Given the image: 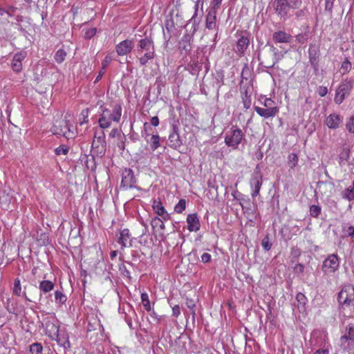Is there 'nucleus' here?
<instances>
[{
    "label": "nucleus",
    "instance_id": "7",
    "mask_svg": "<svg viewBox=\"0 0 354 354\" xmlns=\"http://www.w3.org/2000/svg\"><path fill=\"white\" fill-rule=\"evenodd\" d=\"M263 177L261 173L260 168L257 165L252 174V177L250 179V186L254 188L252 193L251 194L252 197L254 198L259 194V191L263 183Z\"/></svg>",
    "mask_w": 354,
    "mask_h": 354
},
{
    "label": "nucleus",
    "instance_id": "12",
    "mask_svg": "<svg viewBox=\"0 0 354 354\" xmlns=\"http://www.w3.org/2000/svg\"><path fill=\"white\" fill-rule=\"evenodd\" d=\"M309 61L315 71H318L319 49L316 45L310 44L308 49Z\"/></svg>",
    "mask_w": 354,
    "mask_h": 354
},
{
    "label": "nucleus",
    "instance_id": "52",
    "mask_svg": "<svg viewBox=\"0 0 354 354\" xmlns=\"http://www.w3.org/2000/svg\"><path fill=\"white\" fill-rule=\"evenodd\" d=\"M186 305H187V308H189L192 310V314L193 317H194V316L196 315L195 310H194L196 304H195L194 301L192 299H187Z\"/></svg>",
    "mask_w": 354,
    "mask_h": 354
},
{
    "label": "nucleus",
    "instance_id": "19",
    "mask_svg": "<svg viewBox=\"0 0 354 354\" xmlns=\"http://www.w3.org/2000/svg\"><path fill=\"white\" fill-rule=\"evenodd\" d=\"M131 234L128 229H124L120 232V236L118 242L122 248L131 247L132 240L130 239Z\"/></svg>",
    "mask_w": 354,
    "mask_h": 354
},
{
    "label": "nucleus",
    "instance_id": "33",
    "mask_svg": "<svg viewBox=\"0 0 354 354\" xmlns=\"http://www.w3.org/2000/svg\"><path fill=\"white\" fill-rule=\"evenodd\" d=\"M155 57V54L144 53L140 57H139L140 65L143 66H145L149 60H152Z\"/></svg>",
    "mask_w": 354,
    "mask_h": 354
},
{
    "label": "nucleus",
    "instance_id": "26",
    "mask_svg": "<svg viewBox=\"0 0 354 354\" xmlns=\"http://www.w3.org/2000/svg\"><path fill=\"white\" fill-rule=\"evenodd\" d=\"M354 346V341L347 336L342 335L339 339V347L343 351L351 350Z\"/></svg>",
    "mask_w": 354,
    "mask_h": 354
},
{
    "label": "nucleus",
    "instance_id": "16",
    "mask_svg": "<svg viewBox=\"0 0 354 354\" xmlns=\"http://www.w3.org/2000/svg\"><path fill=\"white\" fill-rule=\"evenodd\" d=\"M26 56V52H20L15 54L13 57L11 67L15 72L19 73L22 69V60L25 59Z\"/></svg>",
    "mask_w": 354,
    "mask_h": 354
},
{
    "label": "nucleus",
    "instance_id": "53",
    "mask_svg": "<svg viewBox=\"0 0 354 354\" xmlns=\"http://www.w3.org/2000/svg\"><path fill=\"white\" fill-rule=\"evenodd\" d=\"M346 129L350 133H354V116L349 118L346 123Z\"/></svg>",
    "mask_w": 354,
    "mask_h": 354
},
{
    "label": "nucleus",
    "instance_id": "34",
    "mask_svg": "<svg viewBox=\"0 0 354 354\" xmlns=\"http://www.w3.org/2000/svg\"><path fill=\"white\" fill-rule=\"evenodd\" d=\"M66 56V52L63 49H59L55 55V61L60 64L63 62L65 59V57Z\"/></svg>",
    "mask_w": 354,
    "mask_h": 354
},
{
    "label": "nucleus",
    "instance_id": "62",
    "mask_svg": "<svg viewBox=\"0 0 354 354\" xmlns=\"http://www.w3.org/2000/svg\"><path fill=\"white\" fill-rule=\"evenodd\" d=\"M345 231L348 236L354 239V226H349Z\"/></svg>",
    "mask_w": 354,
    "mask_h": 354
},
{
    "label": "nucleus",
    "instance_id": "50",
    "mask_svg": "<svg viewBox=\"0 0 354 354\" xmlns=\"http://www.w3.org/2000/svg\"><path fill=\"white\" fill-rule=\"evenodd\" d=\"M296 299L297 302L302 306V307H304L306 301V297L303 293H297L296 295Z\"/></svg>",
    "mask_w": 354,
    "mask_h": 354
},
{
    "label": "nucleus",
    "instance_id": "30",
    "mask_svg": "<svg viewBox=\"0 0 354 354\" xmlns=\"http://www.w3.org/2000/svg\"><path fill=\"white\" fill-rule=\"evenodd\" d=\"M101 133L102 136H100L97 138V142L100 143V147L98 145L96 147L98 149L100 148V150H98V153L100 154L101 156H103L105 154L106 143V141L104 140V132L102 131Z\"/></svg>",
    "mask_w": 354,
    "mask_h": 354
},
{
    "label": "nucleus",
    "instance_id": "29",
    "mask_svg": "<svg viewBox=\"0 0 354 354\" xmlns=\"http://www.w3.org/2000/svg\"><path fill=\"white\" fill-rule=\"evenodd\" d=\"M266 46L268 48V53H271L274 58L277 59V63L283 58V55L279 52V50L275 48L273 45L268 43Z\"/></svg>",
    "mask_w": 354,
    "mask_h": 354
},
{
    "label": "nucleus",
    "instance_id": "6",
    "mask_svg": "<svg viewBox=\"0 0 354 354\" xmlns=\"http://www.w3.org/2000/svg\"><path fill=\"white\" fill-rule=\"evenodd\" d=\"M268 48L266 45L261 49V53H258V60L260 64L267 68H272L277 64V59L274 58L271 53H268Z\"/></svg>",
    "mask_w": 354,
    "mask_h": 354
},
{
    "label": "nucleus",
    "instance_id": "35",
    "mask_svg": "<svg viewBox=\"0 0 354 354\" xmlns=\"http://www.w3.org/2000/svg\"><path fill=\"white\" fill-rule=\"evenodd\" d=\"M141 299H142V302L145 309L148 312L150 311L151 310L150 301L149 299L148 295L146 292H143L141 294Z\"/></svg>",
    "mask_w": 354,
    "mask_h": 354
},
{
    "label": "nucleus",
    "instance_id": "36",
    "mask_svg": "<svg viewBox=\"0 0 354 354\" xmlns=\"http://www.w3.org/2000/svg\"><path fill=\"white\" fill-rule=\"evenodd\" d=\"M186 207V201L183 198L180 199L174 207V211L178 213H182Z\"/></svg>",
    "mask_w": 354,
    "mask_h": 354
},
{
    "label": "nucleus",
    "instance_id": "51",
    "mask_svg": "<svg viewBox=\"0 0 354 354\" xmlns=\"http://www.w3.org/2000/svg\"><path fill=\"white\" fill-rule=\"evenodd\" d=\"M350 150L348 148H344L339 154V159L341 160H348L349 158Z\"/></svg>",
    "mask_w": 354,
    "mask_h": 354
},
{
    "label": "nucleus",
    "instance_id": "39",
    "mask_svg": "<svg viewBox=\"0 0 354 354\" xmlns=\"http://www.w3.org/2000/svg\"><path fill=\"white\" fill-rule=\"evenodd\" d=\"M13 293L17 296H20L21 294V281L19 278H17L15 279L14 287H13Z\"/></svg>",
    "mask_w": 354,
    "mask_h": 354
},
{
    "label": "nucleus",
    "instance_id": "9",
    "mask_svg": "<svg viewBox=\"0 0 354 354\" xmlns=\"http://www.w3.org/2000/svg\"><path fill=\"white\" fill-rule=\"evenodd\" d=\"M136 52L140 55L144 53L155 54L153 40L149 37L140 39L137 46Z\"/></svg>",
    "mask_w": 354,
    "mask_h": 354
},
{
    "label": "nucleus",
    "instance_id": "49",
    "mask_svg": "<svg viewBox=\"0 0 354 354\" xmlns=\"http://www.w3.org/2000/svg\"><path fill=\"white\" fill-rule=\"evenodd\" d=\"M119 270L123 277H125L129 279H131L130 272L124 265H120L119 267Z\"/></svg>",
    "mask_w": 354,
    "mask_h": 354
},
{
    "label": "nucleus",
    "instance_id": "38",
    "mask_svg": "<svg viewBox=\"0 0 354 354\" xmlns=\"http://www.w3.org/2000/svg\"><path fill=\"white\" fill-rule=\"evenodd\" d=\"M344 336H347L350 339H352L354 341V324H349L346 327V331Z\"/></svg>",
    "mask_w": 354,
    "mask_h": 354
},
{
    "label": "nucleus",
    "instance_id": "1",
    "mask_svg": "<svg viewBox=\"0 0 354 354\" xmlns=\"http://www.w3.org/2000/svg\"><path fill=\"white\" fill-rule=\"evenodd\" d=\"M100 115L98 119L99 126L102 129L109 128L111 124V121L118 122L120 120L122 115V106L117 104L114 106L111 111L108 108L100 105Z\"/></svg>",
    "mask_w": 354,
    "mask_h": 354
},
{
    "label": "nucleus",
    "instance_id": "47",
    "mask_svg": "<svg viewBox=\"0 0 354 354\" xmlns=\"http://www.w3.org/2000/svg\"><path fill=\"white\" fill-rule=\"evenodd\" d=\"M6 309L8 311L9 313L15 314L16 313V309L15 304L13 303H11V299L10 298L7 299L6 304Z\"/></svg>",
    "mask_w": 354,
    "mask_h": 354
},
{
    "label": "nucleus",
    "instance_id": "18",
    "mask_svg": "<svg viewBox=\"0 0 354 354\" xmlns=\"http://www.w3.org/2000/svg\"><path fill=\"white\" fill-rule=\"evenodd\" d=\"M250 44V39L248 36L242 35L237 41L236 53L239 56L245 54Z\"/></svg>",
    "mask_w": 354,
    "mask_h": 354
},
{
    "label": "nucleus",
    "instance_id": "63",
    "mask_svg": "<svg viewBox=\"0 0 354 354\" xmlns=\"http://www.w3.org/2000/svg\"><path fill=\"white\" fill-rule=\"evenodd\" d=\"M250 74V71H249V69L247 66H245L241 72V78L243 81V80L245 79L246 81L248 80V77L246 76V75H249Z\"/></svg>",
    "mask_w": 354,
    "mask_h": 354
},
{
    "label": "nucleus",
    "instance_id": "61",
    "mask_svg": "<svg viewBox=\"0 0 354 354\" xmlns=\"http://www.w3.org/2000/svg\"><path fill=\"white\" fill-rule=\"evenodd\" d=\"M221 2L222 0H213L210 9H214L215 11H217V10L220 8Z\"/></svg>",
    "mask_w": 354,
    "mask_h": 354
},
{
    "label": "nucleus",
    "instance_id": "31",
    "mask_svg": "<svg viewBox=\"0 0 354 354\" xmlns=\"http://www.w3.org/2000/svg\"><path fill=\"white\" fill-rule=\"evenodd\" d=\"M54 288V284L50 281H42L39 283V289L44 293L48 292Z\"/></svg>",
    "mask_w": 354,
    "mask_h": 354
},
{
    "label": "nucleus",
    "instance_id": "14",
    "mask_svg": "<svg viewBox=\"0 0 354 354\" xmlns=\"http://www.w3.org/2000/svg\"><path fill=\"white\" fill-rule=\"evenodd\" d=\"M182 145V141L178 133V128L176 124H172V132L169 136V146L174 149Z\"/></svg>",
    "mask_w": 354,
    "mask_h": 354
},
{
    "label": "nucleus",
    "instance_id": "40",
    "mask_svg": "<svg viewBox=\"0 0 354 354\" xmlns=\"http://www.w3.org/2000/svg\"><path fill=\"white\" fill-rule=\"evenodd\" d=\"M321 213V207L319 205H313L310 207V214L313 217L317 218Z\"/></svg>",
    "mask_w": 354,
    "mask_h": 354
},
{
    "label": "nucleus",
    "instance_id": "23",
    "mask_svg": "<svg viewBox=\"0 0 354 354\" xmlns=\"http://www.w3.org/2000/svg\"><path fill=\"white\" fill-rule=\"evenodd\" d=\"M272 39L275 42L278 43H290L292 36L290 34L286 33L285 31L280 30L274 32Z\"/></svg>",
    "mask_w": 354,
    "mask_h": 354
},
{
    "label": "nucleus",
    "instance_id": "44",
    "mask_svg": "<svg viewBox=\"0 0 354 354\" xmlns=\"http://www.w3.org/2000/svg\"><path fill=\"white\" fill-rule=\"evenodd\" d=\"M298 162V158L295 153H290L288 156V164L290 168H294Z\"/></svg>",
    "mask_w": 354,
    "mask_h": 354
},
{
    "label": "nucleus",
    "instance_id": "17",
    "mask_svg": "<svg viewBox=\"0 0 354 354\" xmlns=\"http://www.w3.org/2000/svg\"><path fill=\"white\" fill-rule=\"evenodd\" d=\"M254 110L257 114L264 118L274 117L279 113V109L277 106L267 109L255 106Z\"/></svg>",
    "mask_w": 354,
    "mask_h": 354
},
{
    "label": "nucleus",
    "instance_id": "24",
    "mask_svg": "<svg viewBox=\"0 0 354 354\" xmlns=\"http://www.w3.org/2000/svg\"><path fill=\"white\" fill-rule=\"evenodd\" d=\"M216 12L214 9H209L206 16V28L208 29L215 28L216 26Z\"/></svg>",
    "mask_w": 354,
    "mask_h": 354
},
{
    "label": "nucleus",
    "instance_id": "45",
    "mask_svg": "<svg viewBox=\"0 0 354 354\" xmlns=\"http://www.w3.org/2000/svg\"><path fill=\"white\" fill-rule=\"evenodd\" d=\"M69 151L68 147H67L65 145H61L58 147H57L55 149V153L56 155H66Z\"/></svg>",
    "mask_w": 354,
    "mask_h": 354
},
{
    "label": "nucleus",
    "instance_id": "60",
    "mask_svg": "<svg viewBox=\"0 0 354 354\" xmlns=\"http://www.w3.org/2000/svg\"><path fill=\"white\" fill-rule=\"evenodd\" d=\"M212 257L209 253L205 252L201 256V261L205 263H209Z\"/></svg>",
    "mask_w": 354,
    "mask_h": 354
},
{
    "label": "nucleus",
    "instance_id": "8",
    "mask_svg": "<svg viewBox=\"0 0 354 354\" xmlns=\"http://www.w3.org/2000/svg\"><path fill=\"white\" fill-rule=\"evenodd\" d=\"M339 266V260L336 254L328 255L323 261L322 270L324 272L333 273Z\"/></svg>",
    "mask_w": 354,
    "mask_h": 354
},
{
    "label": "nucleus",
    "instance_id": "56",
    "mask_svg": "<svg viewBox=\"0 0 354 354\" xmlns=\"http://www.w3.org/2000/svg\"><path fill=\"white\" fill-rule=\"evenodd\" d=\"M335 0H325V10L332 12L333 3Z\"/></svg>",
    "mask_w": 354,
    "mask_h": 354
},
{
    "label": "nucleus",
    "instance_id": "25",
    "mask_svg": "<svg viewBox=\"0 0 354 354\" xmlns=\"http://www.w3.org/2000/svg\"><path fill=\"white\" fill-rule=\"evenodd\" d=\"M153 208L158 215L162 216L163 220L166 221L169 218V214L165 211L161 202L154 201Z\"/></svg>",
    "mask_w": 354,
    "mask_h": 354
},
{
    "label": "nucleus",
    "instance_id": "42",
    "mask_svg": "<svg viewBox=\"0 0 354 354\" xmlns=\"http://www.w3.org/2000/svg\"><path fill=\"white\" fill-rule=\"evenodd\" d=\"M55 301L60 303V304H64L66 301V297L64 294H63L61 291L57 290L55 292Z\"/></svg>",
    "mask_w": 354,
    "mask_h": 354
},
{
    "label": "nucleus",
    "instance_id": "11",
    "mask_svg": "<svg viewBox=\"0 0 354 354\" xmlns=\"http://www.w3.org/2000/svg\"><path fill=\"white\" fill-rule=\"evenodd\" d=\"M66 128H68V124L66 120H61L56 121L51 128V131L55 135L62 136L67 139L73 136L70 133H66Z\"/></svg>",
    "mask_w": 354,
    "mask_h": 354
},
{
    "label": "nucleus",
    "instance_id": "15",
    "mask_svg": "<svg viewBox=\"0 0 354 354\" xmlns=\"http://www.w3.org/2000/svg\"><path fill=\"white\" fill-rule=\"evenodd\" d=\"M192 36L189 34H185L182 37L178 44V48L182 54L183 52L185 55H187L192 50Z\"/></svg>",
    "mask_w": 354,
    "mask_h": 354
},
{
    "label": "nucleus",
    "instance_id": "43",
    "mask_svg": "<svg viewBox=\"0 0 354 354\" xmlns=\"http://www.w3.org/2000/svg\"><path fill=\"white\" fill-rule=\"evenodd\" d=\"M308 35L307 32L300 33L296 36V41L300 44H304L307 42Z\"/></svg>",
    "mask_w": 354,
    "mask_h": 354
},
{
    "label": "nucleus",
    "instance_id": "48",
    "mask_svg": "<svg viewBox=\"0 0 354 354\" xmlns=\"http://www.w3.org/2000/svg\"><path fill=\"white\" fill-rule=\"evenodd\" d=\"M308 10L307 7H304V8L298 10L297 12H295V15L297 19H300L306 17L308 15Z\"/></svg>",
    "mask_w": 354,
    "mask_h": 354
},
{
    "label": "nucleus",
    "instance_id": "41",
    "mask_svg": "<svg viewBox=\"0 0 354 354\" xmlns=\"http://www.w3.org/2000/svg\"><path fill=\"white\" fill-rule=\"evenodd\" d=\"M43 347L39 343H34L30 346V351L32 354H39L41 353Z\"/></svg>",
    "mask_w": 354,
    "mask_h": 354
},
{
    "label": "nucleus",
    "instance_id": "32",
    "mask_svg": "<svg viewBox=\"0 0 354 354\" xmlns=\"http://www.w3.org/2000/svg\"><path fill=\"white\" fill-rule=\"evenodd\" d=\"M147 141L149 142L150 147L153 151L160 146V137L158 135H153L150 140H147Z\"/></svg>",
    "mask_w": 354,
    "mask_h": 354
},
{
    "label": "nucleus",
    "instance_id": "13",
    "mask_svg": "<svg viewBox=\"0 0 354 354\" xmlns=\"http://www.w3.org/2000/svg\"><path fill=\"white\" fill-rule=\"evenodd\" d=\"M133 47L134 43L133 40L125 39L116 45L115 50L118 55L122 56L129 53Z\"/></svg>",
    "mask_w": 354,
    "mask_h": 354
},
{
    "label": "nucleus",
    "instance_id": "64",
    "mask_svg": "<svg viewBox=\"0 0 354 354\" xmlns=\"http://www.w3.org/2000/svg\"><path fill=\"white\" fill-rule=\"evenodd\" d=\"M180 313V306L178 305H175L172 308V314L174 317H177Z\"/></svg>",
    "mask_w": 354,
    "mask_h": 354
},
{
    "label": "nucleus",
    "instance_id": "58",
    "mask_svg": "<svg viewBox=\"0 0 354 354\" xmlns=\"http://www.w3.org/2000/svg\"><path fill=\"white\" fill-rule=\"evenodd\" d=\"M293 270L295 273L301 274L304 271V266L301 263H297L293 268Z\"/></svg>",
    "mask_w": 354,
    "mask_h": 354
},
{
    "label": "nucleus",
    "instance_id": "4",
    "mask_svg": "<svg viewBox=\"0 0 354 354\" xmlns=\"http://www.w3.org/2000/svg\"><path fill=\"white\" fill-rule=\"evenodd\" d=\"M337 300L342 306H350L351 303L354 301V287L351 284L343 286L338 294Z\"/></svg>",
    "mask_w": 354,
    "mask_h": 354
},
{
    "label": "nucleus",
    "instance_id": "20",
    "mask_svg": "<svg viewBox=\"0 0 354 354\" xmlns=\"http://www.w3.org/2000/svg\"><path fill=\"white\" fill-rule=\"evenodd\" d=\"M188 230L190 232H196L200 229V222L196 214H189L187 217Z\"/></svg>",
    "mask_w": 354,
    "mask_h": 354
},
{
    "label": "nucleus",
    "instance_id": "46",
    "mask_svg": "<svg viewBox=\"0 0 354 354\" xmlns=\"http://www.w3.org/2000/svg\"><path fill=\"white\" fill-rule=\"evenodd\" d=\"M151 225L153 227L159 226L162 230L165 229V224L162 219L159 218L158 217H155L151 221Z\"/></svg>",
    "mask_w": 354,
    "mask_h": 354
},
{
    "label": "nucleus",
    "instance_id": "57",
    "mask_svg": "<svg viewBox=\"0 0 354 354\" xmlns=\"http://www.w3.org/2000/svg\"><path fill=\"white\" fill-rule=\"evenodd\" d=\"M190 66L193 73H198L201 68V65L198 62H194Z\"/></svg>",
    "mask_w": 354,
    "mask_h": 354
},
{
    "label": "nucleus",
    "instance_id": "3",
    "mask_svg": "<svg viewBox=\"0 0 354 354\" xmlns=\"http://www.w3.org/2000/svg\"><path fill=\"white\" fill-rule=\"evenodd\" d=\"M244 138V133L241 129L232 127V129L225 133V142L227 146L233 149H236Z\"/></svg>",
    "mask_w": 354,
    "mask_h": 354
},
{
    "label": "nucleus",
    "instance_id": "54",
    "mask_svg": "<svg viewBox=\"0 0 354 354\" xmlns=\"http://www.w3.org/2000/svg\"><path fill=\"white\" fill-rule=\"evenodd\" d=\"M351 68V63L346 59L344 61L341 66V69L344 71V73L348 72Z\"/></svg>",
    "mask_w": 354,
    "mask_h": 354
},
{
    "label": "nucleus",
    "instance_id": "59",
    "mask_svg": "<svg viewBox=\"0 0 354 354\" xmlns=\"http://www.w3.org/2000/svg\"><path fill=\"white\" fill-rule=\"evenodd\" d=\"M317 93L319 96L324 97L328 93L327 87L320 86L317 89Z\"/></svg>",
    "mask_w": 354,
    "mask_h": 354
},
{
    "label": "nucleus",
    "instance_id": "10",
    "mask_svg": "<svg viewBox=\"0 0 354 354\" xmlns=\"http://www.w3.org/2000/svg\"><path fill=\"white\" fill-rule=\"evenodd\" d=\"M136 183V179L135 178L133 171L131 169H125L122 174V181H121V187L125 189L128 188H137L140 189V188L135 186V183Z\"/></svg>",
    "mask_w": 354,
    "mask_h": 354
},
{
    "label": "nucleus",
    "instance_id": "22",
    "mask_svg": "<svg viewBox=\"0 0 354 354\" xmlns=\"http://www.w3.org/2000/svg\"><path fill=\"white\" fill-rule=\"evenodd\" d=\"M342 122V118L340 115L333 113L329 115L325 121L326 124L330 129H337L339 127L340 122Z\"/></svg>",
    "mask_w": 354,
    "mask_h": 354
},
{
    "label": "nucleus",
    "instance_id": "28",
    "mask_svg": "<svg viewBox=\"0 0 354 354\" xmlns=\"http://www.w3.org/2000/svg\"><path fill=\"white\" fill-rule=\"evenodd\" d=\"M198 8V2L195 4L194 9L195 12L193 17L191 18V19L189 21V23L187 24V26L189 24H192V36L195 34V32L197 31L200 23V19L196 17L197 12Z\"/></svg>",
    "mask_w": 354,
    "mask_h": 354
},
{
    "label": "nucleus",
    "instance_id": "37",
    "mask_svg": "<svg viewBox=\"0 0 354 354\" xmlns=\"http://www.w3.org/2000/svg\"><path fill=\"white\" fill-rule=\"evenodd\" d=\"M261 245L266 251H269L271 249L272 244L270 242L268 234L262 239Z\"/></svg>",
    "mask_w": 354,
    "mask_h": 354
},
{
    "label": "nucleus",
    "instance_id": "27",
    "mask_svg": "<svg viewBox=\"0 0 354 354\" xmlns=\"http://www.w3.org/2000/svg\"><path fill=\"white\" fill-rule=\"evenodd\" d=\"M50 327V332H53V335L55 336H56V339H57V342L64 346V347H66V344H67L68 346H69V342L68 339H65L63 337H61L59 335V328L58 326H57L55 324H50V325H48L47 327Z\"/></svg>",
    "mask_w": 354,
    "mask_h": 354
},
{
    "label": "nucleus",
    "instance_id": "55",
    "mask_svg": "<svg viewBox=\"0 0 354 354\" xmlns=\"http://www.w3.org/2000/svg\"><path fill=\"white\" fill-rule=\"evenodd\" d=\"M96 31L97 30L95 28H92L87 30L85 32L84 37L88 39L92 38L96 34Z\"/></svg>",
    "mask_w": 354,
    "mask_h": 354
},
{
    "label": "nucleus",
    "instance_id": "5",
    "mask_svg": "<svg viewBox=\"0 0 354 354\" xmlns=\"http://www.w3.org/2000/svg\"><path fill=\"white\" fill-rule=\"evenodd\" d=\"M353 82V80L348 79L342 81L337 90L335 97V101L337 104H340L344 101L346 95L350 93Z\"/></svg>",
    "mask_w": 354,
    "mask_h": 354
},
{
    "label": "nucleus",
    "instance_id": "2",
    "mask_svg": "<svg viewBox=\"0 0 354 354\" xmlns=\"http://www.w3.org/2000/svg\"><path fill=\"white\" fill-rule=\"evenodd\" d=\"M302 4V0H274L273 3L275 13L284 20L289 17L290 10H298Z\"/></svg>",
    "mask_w": 354,
    "mask_h": 354
},
{
    "label": "nucleus",
    "instance_id": "21",
    "mask_svg": "<svg viewBox=\"0 0 354 354\" xmlns=\"http://www.w3.org/2000/svg\"><path fill=\"white\" fill-rule=\"evenodd\" d=\"M240 90L242 94V100L243 103V106L246 109H249L251 105V100L250 95L248 94V86L245 84H243V80L241 81L240 83Z\"/></svg>",
    "mask_w": 354,
    "mask_h": 354
}]
</instances>
